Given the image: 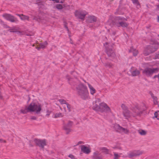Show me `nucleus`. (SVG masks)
I'll return each mask as SVG.
<instances>
[{"label":"nucleus","instance_id":"09e8293b","mask_svg":"<svg viewBox=\"0 0 159 159\" xmlns=\"http://www.w3.org/2000/svg\"><path fill=\"white\" fill-rule=\"evenodd\" d=\"M42 1L41 0H36V3L38 2H40Z\"/></svg>","mask_w":159,"mask_h":159},{"label":"nucleus","instance_id":"58836bf2","mask_svg":"<svg viewBox=\"0 0 159 159\" xmlns=\"http://www.w3.org/2000/svg\"><path fill=\"white\" fill-rule=\"evenodd\" d=\"M31 119L33 120H36L37 119V118L35 116H31Z\"/></svg>","mask_w":159,"mask_h":159},{"label":"nucleus","instance_id":"f704fd0d","mask_svg":"<svg viewBox=\"0 0 159 159\" xmlns=\"http://www.w3.org/2000/svg\"><path fill=\"white\" fill-rule=\"evenodd\" d=\"M66 105L67 107V108L69 110V111H70V108L71 107V106L70 104H69L68 103H66Z\"/></svg>","mask_w":159,"mask_h":159},{"label":"nucleus","instance_id":"79ce46f5","mask_svg":"<svg viewBox=\"0 0 159 159\" xmlns=\"http://www.w3.org/2000/svg\"><path fill=\"white\" fill-rule=\"evenodd\" d=\"M43 44H44V46L46 47V46L48 44V43L46 41H45L43 43Z\"/></svg>","mask_w":159,"mask_h":159},{"label":"nucleus","instance_id":"0e129e2a","mask_svg":"<svg viewBox=\"0 0 159 159\" xmlns=\"http://www.w3.org/2000/svg\"><path fill=\"white\" fill-rule=\"evenodd\" d=\"M157 8L158 9H159V5H158L157 7Z\"/></svg>","mask_w":159,"mask_h":159},{"label":"nucleus","instance_id":"0eeeda50","mask_svg":"<svg viewBox=\"0 0 159 159\" xmlns=\"http://www.w3.org/2000/svg\"><path fill=\"white\" fill-rule=\"evenodd\" d=\"M46 141L47 140L45 139H41L35 138L34 139V142L36 146L43 149L44 148V146L47 145Z\"/></svg>","mask_w":159,"mask_h":159},{"label":"nucleus","instance_id":"ea45409f","mask_svg":"<svg viewBox=\"0 0 159 159\" xmlns=\"http://www.w3.org/2000/svg\"><path fill=\"white\" fill-rule=\"evenodd\" d=\"M154 78L157 77L158 79V81H159V73L157 75H156L154 76Z\"/></svg>","mask_w":159,"mask_h":159},{"label":"nucleus","instance_id":"c03bdc74","mask_svg":"<svg viewBox=\"0 0 159 159\" xmlns=\"http://www.w3.org/2000/svg\"><path fill=\"white\" fill-rule=\"evenodd\" d=\"M64 27H65L66 28V29L68 28L67 26V23H66L65 24H64Z\"/></svg>","mask_w":159,"mask_h":159},{"label":"nucleus","instance_id":"5701e85b","mask_svg":"<svg viewBox=\"0 0 159 159\" xmlns=\"http://www.w3.org/2000/svg\"><path fill=\"white\" fill-rule=\"evenodd\" d=\"M93 158V159H99V153L98 151L94 152Z\"/></svg>","mask_w":159,"mask_h":159},{"label":"nucleus","instance_id":"69168bd1","mask_svg":"<svg viewBox=\"0 0 159 159\" xmlns=\"http://www.w3.org/2000/svg\"><path fill=\"white\" fill-rule=\"evenodd\" d=\"M2 139H0V142L2 141Z\"/></svg>","mask_w":159,"mask_h":159},{"label":"nucleus","instance_id":"6e6552de","mask_svg":"<svg viewBox=\"0 0 159 159\" xmlns=\"http://www.w3.org/2000/svg\"><path fill=\"white\" fill-rule=\"evenodd\" d=\"M2 16L5 19L11 22L17 23L18 21L16 18L10 14L5 13L2 15Z\"/></svg>","mask_w":159,"mask_h":159},{"label":"nucleus","instance_id":"37998d69","mask_svg":"<svg viewBox=\"0 0 159 159\" xmlns=\"http://www.w3.org/2000/svg\"><path fill=\"white\" fill-rule=\"evenodd\" d=\"M51 112L49 111L48 110L47 111V113L46 115V116H48L50 114V113Z\"/></svg>","mask_w":159,"mask_h":159},{"label":"nucleus","instance_id":"f8f14e48","mask_svg":"<svg viewBox=\"0 0 159 159\" xmlns=\"http://www.w3.org/2000/svg\"><path fill=\"white\" fill-rule=\"evenodd\" d=\"M142 154V152L139 151H134L132 152H130L128 153L129 157L131 158L136 157Z\"/></svg>","mask_w":159,"mask_h":159},{"label":"nucleus","instance_id":"bf43d9fd","mask_svg":"<svg viewBox=\"0 0 159 159\" xmlns=\"http://www.w3.org/2000/svg\"><path fill=\"white\" fill-rule=\"evenodd\" d=\"M66 30L68 32H69V31H70L68 28V29H66Z\"/></svg>","mask_w":159,"mask_h":159},{"label":"nucleus","instance_id":"4468645a","mask_svg":"<svg viewBox=\"0 0 159 159\" xmlns=\"http://www.w3.org/2000/svg\"><path fill=\"white\" fill-rule=\"evenodd\" d=\"M114 127L115 128H117L118 129L120 130L121 131L127 134L129 132V130L126 129H125L122 127L120 126L119 125L116 124L115 125Z\"/></svg>","mask_w":159,"mask_h":159},{"label":"nucleus","instance_id":"bb28decb","mask_svg":"<svg viewBox=\"0 0 159 159\" xmlns=\"http://www.w3.org/2000/svg\"><path fill=\"white\" fill-rule=\"evenodd\" d=\"M152 98L153 99V101L154 102V103L155 105H157L158 104V102L157 101V97L154 96H152Z\"/></svg>","mask_w":159,"mask_h":159},{"label":"nucleus","instance_id":"9b49d317","mask_svg":"<svg viewBox=\"0 0 159 159\" xmlns=\"http://www.w3.org/2000/svg\"><path fill=\"white\" fill-rule=\"evenodd\" d=\"M148 50L149 51H148V52H146V50L144 51L143 54L145 56H147L150 53L152 52L156 51L157 48L155 47V45L154 44L152 45V46H149L148 47Z\"/></svg>","mask_w":159,"mask_h":159},{"label":"nucleus","instance_id":"e433bc0d","mask_svg":"<svg viewBox=\"0 0 159 159\" xmlns=\"http://www.w3.org/2000/svg\"><path fill=\"white\" fill-rule=\"evenodd\" d=\"M2 25H3V27H4V28H10V27L9 26L7 25L6 24H5L4 23Z\"/></svg>","mask_w":159,"mask_h":159},{"label":"nucleus","instance_id":"4c0bfd02","mask_svg":"<svg viewBox=\"0 0 159 159\" xmlns=\"http://www.w3.org/2000/svg\"><path fill=\"white\" fill-rule=\"evenodd\" d=\"M82 143L84 144V143L82 141H80L76 145H75V146H77L80 144H82Z\"/></svg>","mask_w":159,"mask_h":159},{"label":"nucleus","instance_id":"c9c22d12","mask_svg":"<svg viewBox=\"0 0 159 159\" xmlns=\"http://www.w3.org/2000/svg\"><path fill=\"white\" fill-rule=\"evenodd\" d=\"M36 4H37L38 5L40 6L41 5H43V2L41 1L38 2L36 3Z\"/></svg>","mask_w":159,"mask_h":159},{"label":"nucleus","instance_id":"3c124183","mask_svg":"<svg viewBox=\"0 0 159 159\" xmlns=\"http://www.w3.org/2000/svg\"><path fill=\"white\" fill-rule=\"evenodd\" d=\"M64 1L63 0H62L60 2V3H63Z\"/></svg>","mask_w":159,"mask_h":159},{"label":"nucleus","instance_id":"4be33fe9","mask_svg":"<svg viewBox=\"0 0 159 159\" xmlns=\"http://www.w3.org/2000/svg\"><path fill=\"white\" fill-rule=\"evenodd\" d=\"M130 72L131 73L132 75L133 76L138 75L140 73V72H139V71L136 69L134 70L133 71H132V70H130Z\"/></svg>","mask_w":159,"mask_h":159},{"label":"nucleus","instance_id":"412c9836","mask_svg":"<svg viewBox=\"0 0 159 159\" xmlns=\"http://www.w3.org/2000/svg\"><path fill=\"white\" fill-rule=\"evenodd\" d=\"M89 87L90 89V93L91 94H93L96 92L95 89L90 84L88 83Z\"/></svg>","mask_w":159,"mask_h":159},{"label":"nucleus","instance_id":"a211bd4d","mask_svg":"<svg viewBox=\"0 0 159 159\" xmlns=\"http://www.w3.org/2000/svg\"><path fill=\"white\" fill-rule=\"evenodd\" d=\"M66 79L68 80V82L69 84L70 85L73 86L76 85V83L75 82L73 79L70 78L68 75L66 76Z\"/></svg>","mask_w":159,"mask_h":159},{"label":"nucleus","instance_id":"338daca9","mask_svg":"<svg viewBox=\"0 0 159 159\" xmlns=\"http://www.w3.org/2000/svg\"><path fill=\"white\" fill-rule=\"evenodd\" d=\"M27 36H29V34H27Z\"/></svg>","mask_w":159,"mask_h":159},{"label":"nucleus","instance_id":"423d86ee","mask_svg":"<svg viewBox=\"0 0 159 159\" xmlns=\"http://www.w3.org/2000/svg\"><path fill=\"white\" fill-rule=\"evenodd\" d=\"M87 13L85 11L76 10L74 14L77 18L81 19L82 21L84 20V18Z\"/></svg>","mask_w":159,"mask_h":159},{"label":"nucleus","instance_id":"c85d7f7f","mask_svg":"<svg viewBox=\"0 0 159 159\" xmlns=\"http://www.w3.org/2000/svg\"><path fill=\"white\" fill-rule=\"evenodd\" d=\"M154 117L157 120H159V111H156L154 113Z\"/></svg>","mask_w":159,"mask_h":159},{"label":"nucleus","instance_id":"603ef678","mask_svg":"<svg viewBox=\"0 0 159 159\" xmlns=\"http://www.w3.org/2000/svg\"><path fill=\"white\" fill-rule=\"evenodd\" d=\"M69 34V35L70 36V34H71V32L70 31L69 32H67Z\"/></svg>","mask_w":159,"mask_h":159},{"label":"nucleus","instance_id":"b1692460","mask_svg":"<svg viewBox=\"0 0 159 159\" xmlns=\"http://www.w3.org/2000/svg\"><path fill=\"white\" fill-rule=\"evenodd\" d=\"M131 1L134 4L136 5L137 8L140 7L139 3L138 0H131Z\"/></svg>","mask_w":159,"mask_h":159},{"label":"nucleus","instance_id":"cd10ccee","mask_svg":"<svg viewBox=\"0 0 159 159\" xmlns=\"http://www.w3.org/2000/svg\"><path fill=\"white\" fill-rule=\"evenodd\" d=\"M63 116V115H62L61 113H56L55 114L54 117L55 118H57L58 117H61Z\"/></svg>","mask_w":159,"mask_h":159},{"label":"nucleus","instance_id":"c756f323","mask_svg":"<svg viewBox=\"0 0 159 159\" xmlns=\"http://www.w3.org/2000/svg\"><path fill=\"white\" fill-rule=\"evenodd\" d=\"M22 20H29V17L28 16H25L23 14H22Z\"/></svg>","mask_w":159,"mask_h":159},{"label":"nucleus","instance_id":"4d7b16f0","mask_svg":"<svg viewBox=\"0 0 159 159\" xmlns=\"http://www.w3.org/2000/svg\"><path fill=\"white\" fill-rule=\"evenodd\" d=\"M8 31H9L11 32H12V31H11V30H10V29L8 30Z\"/></svg>","mask_w":159,"mask_h":159},{"label":"nucleus","instance_id":"680f3d73","mask_svg":"<svg viewBox=\"0 0 159 159\" xmlns=\"http://www.w3.org/2000/svg\"><path fill=\"white\" fill-rule=\"evenodd\" d=\"M74 72V71H71V74H72Z\"/></svg>","mask_w":159,"mask_h":159},{"label":"nucleus","instance_id":"9d476101","mask_svg":"<svg viewBox=\"0 0 159 159\" xmlns=\"http://www.w3.org/2000/svg\"><path fill=\"white\" fill-rule=\"evenodd\" d=\"M73 125V122L69 121L67 124L63 126V129L66 131V134H68L71 131V128Z\"/></svg>","mask_w":159,"mask_h":159},{"label":"nucleus","instance_id":"774afa93","mask_svg":"<svg viewBox=\"0 0 159 159\" xmlns=\"http://www.w3.org/2000/svg\"><path fill=\"white\" fill-rule=\"evenodd\" d=\"M71 43L72 44V42H71Z\"/></svg>","mask_w":159,"mask_h":159},{"label":"nucleus","instance_id":"2eb2a0df","mask_svg":"<svg viewBox=\"0 0 159 159\" xmlns=\"http://www.w3.org/2000/svg\"><path fill=\"white\" fill-rule=\"evenodd\" d=\"M97 18L94 16H88L87 19V22L90 23H93L97 21Z\"/></svg>","mask_w":159,"mask_h":159},{"label":"nucleus","instance_id":"7ed1b4c3","mask_svg":"<svg viewBox=\"0 0 159 159\" xmlns=\"http://www.w3.org/2000/svg\"><path fill=\"white\" fill-rule=\"evenodd\" d=\"M78 96L84 100L88 98L89 93L87 87L83 83L79 84L76 87Z\"/></svg>","mask_w":159,"mask_h":159},{"label":"nucleus","instance_id":"f3484780","mask_svg":"<svg viewBox=\"0 0 159 159\" xmlns=\"http://www.w3.org/2000/svg\"><path fill=\"white\" fill-rule=\"evenodd\" d=\"M81 150L84 153L87 154H89L91 152L89 149L84 145L81 146Z\"/></svg>","mask_w":159,"mask_h":159},{"label":"nucleus","instance_id":"20e7f679","mask_svg":"<svg viewBox=\"0 0 159 159\" xmlns=\"http://www.w3.org/2000/svg\"><path fill=\"white\" fill-rule=\"evenodd\" d=\"M127 19L124 17L119 16L116 18L114 25L118 27H125L128 26V23L126 22Z\"/></svg>","mask_w":159,"mask_h":159},{"label":"nucleus","instance_id":"6e6d98bb","mask_svg":"<svg viewBox=\"0 0 159 159\" xmlns=\"http://www.w3.org/2000/svg\"><path fill=\"white\" fill-rule=\"evenodd\" d=\"M16 15L17 16H20V14H16Z\"/></svg>","mask_w":159,"mask_h":159},{"label":"nucleus","instance_id":"2f4dec72","mask_svg":"<svg viewBox=\"0 0 159 159\" xmlns=\"http://www.w3.org/2000/svg\"><path fill=\"white\" fill-rule=\"evenodd\" d=\"M59 101L61 104H66V103H67L66 101L63 99H60L59 100Z\"/></svg>","mask_w":159,"mask_h":159},{"label":"nucleus","instance_id":"1a4fd4ad","mask_svg":"<svg viewBox=\"0 0 159 159\" xmlns=\"http://www.w3.org/2000/svg\"><path fill=\"white\" fill-rule=\"evenodd\" d=\"M100 112L109 113L111 112V110L106 103L102 102L100 103Z\"/></svg>","mask_w":159,"mask_h":159},{"label":"nucleus","instance_id":"864d4df0","mask_svg":"<svg viewBox=\"0 0 159 159\" xmlns=\"http://www.w3.org/2000/svg\"><path fill=\"white\" fill-rule=\"evenodd\" d=\"M30 97H29V99H28V101L27 102H29L30 101Z\"/></svg>","mask_w":159,"mask_h":159},{"label":"nucleus","instance_id":"a878e982","mask_svg":"<svg viewBox=\"0 0 159 159\" xmlns=\"http://www.w3.org/2000/svg\"><path fill=\"white\" fill-rule=\"evenodd\" d=\"M138 133L142 135H144L146 134V132L144 130L142 129L139 130Z\"/></svg>","mask_w":159,"mask_h":159},{"label":"nucleus","instance_id":"13d9d810","mask_svg":"<svg viewBox=\"0 0 159 159\" xmlns=\"http://www.w3.org/2000/svg\"><path fill=\"white\" fill-rule=\"evenodd\" d=\"M116 148H117L118 149H121L119 147H116Z\"/></svg>","mask_w":159,"mask_h":159},{"label":"nucleus","instance_id":"39448f33","mask_svg":"<svg viewBox=\"0 0 159 159\" xmlns=\"http://www.w3.org/2000/svg\"><path fill=\"white\" fill-rule=\"evenodd\" d=\"M158 71V69L157 68L153 69L147 68L143 71V73L147 77H151L154 73H157Z\"/></svg>","mask_w":159,"mask_h":159},{"label":"nucleus","instance_id":"aec40b11","mask_svg":"<svg viewBox=\"0 0 159 159\" xmlns=\"http://www.w3.org/2000/svg\"><path fill=\"white\" fill-rule=\"evenodd\" d=\"M93 108V110L95 111L98 113H99V105H98L96 103L94 104Z\"/></svg>","mask_w":159,"mask_h":159},{"label":"nucleus","instance_id":"7c9ffc66","mask_svg":"<svg viewBox=\"0 0 159 159\" xmlns=\"http://www.w3.org/2000/svg\"><path fill=\"white\" fill-rule=\"evenodd\" d=\"M114 155L115 156L114 159H118L119 157H120L119 155L116 152H114Z\"/></svg>","mask_w":159,"mask_h":159},{"label":"nucleus","instance_id":"de8ad7c7","mask_svg":"<svg viewBox=\"0 0 159 159\" xmlns=\"http://www.w3.org/2000/svg\"><path fill=\"white\" fill-rule=\"evenodd\" d=\"M57 3H60V1L58 0H55V1Z\"/></svg>","mask_w":159,"mask_h":159},{"label":"nucleus","instance_id":"393cba45","mask_svg":"<svg viewBox=\"0 0 159 159\" xmlns=\"http://www.w3.org/2000/svg\"><path fill=\"white\" fill-rule=\"evenodd\" d=\"M100 151H101L102 152L107 153L108 152L109 150L105 148L102 147L101 148H100Z\"/></svg>","mask_w":159,"mask_h":159},{"label":"nucleus","instance_id":"72a5a7b5","mask_svg":"<svg viewBox=\"0 0 159 159\" xmlns=\"http://www.w3.org/2000/svg\"><path fill=\"white\" fill-rule=\"evenodd\" d=\"M39 46L41 48H42L43 49H44L45 48V46H44V44L43 43H40L39 44Z\"/></svg>","mask_w":159,"mask_h":159},{"label":"nucleus","instance_id":"052dcab7","mask_svg":"<svg viewBox=\"0 0 159 159\" xmlns=\"http://www.w3.org/2000/svg\"><path fill=\"white\" fill-rule=\"evenodd\" d=\"M39 20H40V19L39 18H38V19L37 18V20L38 21H39Z\"/></svg>","mask_w":159,"mask_h":159},{"label":"nucleus","instance_id":"e2e57ef3","mask_svg":"<svg viewBox=\"0 0 159 159\" xmlns=\"http://www.w3.org/2000/svg\"><path fill=\"white\" fill-rule=\"evenodd\" d=\"M109 67H111V65H109Z\"/></svg>","mask_w":159,"mask_h":159},{"label":"nucleus","instance_id":"f03ea898","mask_svg":"<svg viewBox=\"0 0 159 159\" xmlns=\"http://www.w3.org/2000/svg\"><path fill=\"white\" fill-rule=\"evenodd\" d=\"M41 105L38 102H32L29 105L26 106L24 109L20 110V112L23 114H27L29 112L36 111L37 114H39L41 110Z\"/></svg>","mask_w":159,"mask_h":159},{"label":"nucleus","instance_id":"ddd939ff","mask_svg":"<svg viewBox=\"0 0 159 159\" xmlns=\"http://www.w3.org/2000/svg\"><path fill=\"white\" fill-rule=\"evenodd\" d=\"M106 51L108 56L112 57H115V54L114 52L111 48H110L108 47L106 48Z\"/></svg>","mask_w":159,"mask_h":159},{"label":"nucleus","instance_id":"dca6fc26","mask_svg":"<svg viewBox=\"0 0 159 159\" xmlns=\"http://www.w3.org/2000/svg\"><path fill=\"white\" fill-rule=\"evenodd\" d=\"M63 7L62 5L58 4L56 5V8L58 10H61L63 8L64 10H66V9H68L70 8V6L68 5L67 6L66 5H63Z\"/></svg>","mask_w":159,"mask_h":159},{"label":"nucleus","instance_id":"a19ab883","mask_svg":"<svg viewBox=\"0 0 159 159\" xmlns=\"http://www.w3.org/2000/svg\"><path fill=\"white\" fill-rule=\"evenodd\" d=\"M12 32L13 33H20V31H18V30H15V31H12Z\"/></svg>","mask_w":159,"mask_h":159},{"label":"nucleus","instance_id":"a18cd8bd","mask_svg":"<svg viewBox=\"0 0 159 159\" xmlns=\"http://www.w3.org/2000/svg\"><path fill=\"white\" fill-rule=\"evenodd\" d=\"M0 23L2 25L4 23V22L2 20L0 19Z\"/></svg>","mask_w":159,"mask_h":159},{"label":"nucleus","instance_id":"473e14b6","mask_svg":"<svg viewBox=\"0 0 159 159\" xmlns=\"http://www.w3.org/2000/svg\"><path fill=\"white\" fill-rule=\"evenodd\" d=\"M70 158H71V159H77L72 154H70L68 156Z\"/></svg>","mask_w":159,"mask_h":159},{"label":"nucleus","instance_id":"6ab92c4d","mask_svg":"<svg viewBox=\"0 0 159 159\" xmlns=\"http://www.w3.org/2000/svg\"><path fill=\"white\" fill-rule=\"evenodd\" d=\"M129 52H132L133 53V55L134 56H136L138 53V50L134 48L133 47H130Z\"/></svg>","mask_w":159,"mask_h":159},{"label":"nucleus","instance_id":"8fccbe9b","mask_svg":"<svg viewBox=\"0 0 159 159\" xmlns=\"http://www.w3.org/2000/svg\"><path fill=\"white\" fill-rule=\"evenodd\" d=\"M19 17H20V19L22 20V14L20 15V16H19Z\"/></svg>","mask_w":159,"mask_h":159},{"label":"nucleus","instance_id":"49530a36","mask_svg":"<svg viewBox=\"0 0 159 159\" xmlns=\"http://www.w3.org/2000/svg\"><path fill=\"white\" fill-rule=\"evenodd\" d=\"M35 48L37 49L38 50H39L41 48L39 46V47L37 46L35 47Z\"/></svg>","mask_w":159,"mask_h":159},{"label":"nucleus","instance_id":"f257e3e1","mask_svg":"<svg viewBox=\"0 0 159 159\" xmlns=\"http://www.w3.org/2000/svg\"><path fill=\"white\" fill-rule=\"evenodd\" d=\"M121 107L123 110V116L126 119H128L131 116H135L139 115L142 113L143 111V110L139 108V106L138 105H136L134 107H132L131 110L133 112L132 113H130L129 112L128 109L127 107L125 104H122Z\"/></svg>","mask_w":159,"mask_h":159},{"label":"nucleus","instance_id":"5fc2aeb1","mask_svg":"<svg viewBox=\"0 0 159 159\" xmlns=\"http://www.w3.org/2000/svg\"><path fill=\"white\" fill-rule=\"evenodd\" d=\"M157 20H158V22H159V16H158V17H157Z\"/></svg>","mask_w":159,"mask_h":159}]
</instances>
